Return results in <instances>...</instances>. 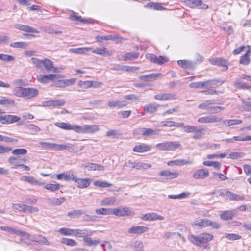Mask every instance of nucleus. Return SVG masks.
<instances>
[{
    "mask_svg": "<svg viewBox=\"0 0 251 251\" xmlns=\"http://www.w3.org/2000/svg\"><path fill=\"white\" fill-rule=\"evenodd\" d=\"M14 95L23 97L26 99H30L35 97L38 95V90L34 88H25L21 86H17L12 91Z\"/></svg>",
    "mask_w": 251,
    "mask_h": 251,
    "instance_id": "nucleus-1",
    "label": "nucleus"
},
{
    "mask_svg": "<svg viewBox=\"0 0 251 251\" xmlns=\"http://www.w3.org/2000/svg\"><path fill=\"white\" fill-rule=\"evenodd\" d=\"M213 238V235L208 233H201L197 236L193 234L188 236V239L191 243L200 247L210 241Z\"/></svg>",
    "mask_w": 251,
    "mask_h": 251,
    "instance_id": "nucleus-2",
    "label": "nucleus"
},
{
    "mask_svg": "<svg viewBox=\"0 0 251 251\" xmlns=\"http://www.w3.org/2000/svg\"><path fill=\"white\" fill-rule=\"evenodd\" d=\"M192 226L196 228L198 227L199 228H203L207 226H211L213 229H219L221 227L220 224L216 222H213L208 219H200L195 220L191 224Z\"/></svg>",
    "mask_w": 251,
    "mask_h": 251,
    "instance_id": "nucleus-3",
    "label": "nucleus"
},
{
    "mask_svg": "<svg viewBox=\"0 0 251 251\" xmlns=\"http://www.w3.org/2000/svg\"><path fill=\"white\" fill-rule=\"evenodd\" d=\"M99 126L95 125H85L82 126L76 125V132L81 134H93L99 131Z\"/></svg>",
    "mask_w": 251,
    "mask_h": 251,
    "instance_id": "nucleus-4",
    "label": "nucleus"
},
{
    "mask_svg": "<svg viewBox=\"0 0 251 251\" xmlns=\"http://www.w3.org/2000/svg\"><path fill=\"white\" fill-rule=\"evenodd\" d=\"M156 147L162 151H173L181 147V144L178 142H165L159 143L156 145Z\"/></svg>",
    "mask_w": 251,
    "mask_h": 251,
    "instance_id": "nucleus-5",
    "label": "nucleus"
},
{
    "mask_svg": "<svg viewBox=\"0 0 251 251\" xmlns=\"http://www.w3.org/2000/svg\"><path fill=\"white\" fill-rule=\"evenodd\" d=\"M112 214L118 217L132 216L134 214V212L127 207L112 208Z\"/></svg>",
    "mask_w": 251,
    "mask_h": 251,
    "instance_id": "nucleus-6",
    "label": "nucleus"
},
{
    "mask_svg": "<svg viewBox=\"0 0 251 251\" xmlns=\"http://www.w3.org/2000/svg\"><path fill=\"white\" fill-rule=\"evenodd\" d=\"M222 120V118L218 117L215 115H212L199 118L198 122L200 123L208 124L220 122Z\"/></svg>",
    "mask_w": 251,
    "mask_h": 251,
    "instance_id": "nucleus-7",
    "label": "nucleus"
},
{
    "mask_svg": "<svg viewBox=\"0 0 251 251\" xmlns=\"http://www.w3.org/2000/svg\"><path fill=\"white\" fill-rule=\"evenodd\" d=\"M142 220L144 221H152L156 220L162 221L164 219V217L158 215L156 213H148L145 214H143L141 217Z\"/></svg>",
    "mask_w": 251,
    "mask_h": 251,
    "instance_id": "nucleus-8",
    "label": "nucleus"
},
{
    "mask_svg": "<svg viewBox=\"0 0 251 251\" xmlns=\"http://www.w3.org/2000/svg\"><path fill=\"white\" fill-rule=\"evenodd\" d=\"M154 99L161 101H167L176 100V96L172 93H159L154 96Z\"/></svg>",
    "mask_w": 251,
    "mask_h": 251,
    "instance_id": "nucleus-9",
    "label": "nucleus"
},
{
    "mask_svg": "<svg viewBox=\"0 0 251 251\" xmlns=\"http://www.w3.org/2000/svg\"><path fill=\"white\" fill-rule=\"evenodd\" d=\"M42 104L45 107H61L65 105V101L63 100L55 99L44 101Z\"/></svg>",
    "mask_w": 251,
    "mask_h": 251,
    "instance_id": "nucleus-10",
    "label": "nucleus"
},
{
    "mask_svg": "<svg viewBox=\"0 0 251 251\" xmlns=\"http://www.w3.org/2000/svg\"><path fill=\"white\" fill-rule=\"evenodd\" d=\"M159 130H155L151 128H139L134 130V133L142 134L143 136H150L153 135H157L159 133Z\"/></svg>",
    "mask_w": 251,
    "mask_h": 251,
    "instance_id": "nucleus-11",
    "label": "nucleus"
},
{
    "mask_svg": "<svg viewBox=\"0 0 251 251\" xmlns=\"http://www.w3.org/2000/svg\"><path fill=\"white\" fill-rule=\"evenodd\" d=\"M31 242H37L40 245H45L49 246L50 243L44 236L40 234H34L31 236L30 239Z\"/></svg>",
    "mask_w": 251,
    "mask_h": 251,
    "instance_id": "nucleus-12",
    "label": "nucleus"
},
{
    "mask_svg": "<svg viewBox=\"0 0 251 251\" xmlns=\"http://www.w3.org/2000/svg\"><path fill=\"white\" fill-rule=\"evenodd\" d=\"M93 234V231L88 230L86 229H74V236L77 237H82L83 239L86 237L91 236Z\"/></svg>",
    "mask_w": 251,
    "mask_h": 251,
    "instance_id": "nucleus-13",
    "label": "nucleus"
},
{
    "mask_svg": "<svg viewBox=\"0 0 251 251\" xmlns=\"http://www.w3.org/2000/svg\"><path fill=\"white\" fill-rule=\"evenodd\" d=\"M209 173L208 170L204 169L196 170L193 174V177L197 179H202L209 176Z\"/></svg>",
    "mask_w": 251,
    "mask_h": 251,
    "instance_id": "nucleus-14",
    "label": "nucleus"
},
{
    "mask_svg": "<svg viewBox=\"0 0 251 251\" xmlns=\"http://www.w3.org/2000/svg\"><path fill=\"white\" fill-rule=\"evenodd\" d=\"M151 149V146L145 143L136 145L133 149V151L137 153H144L149 151Z\"/></svg>",
    "mask_w": 251,
    "mask_h": 251,
    "instance_id": "nucleus-15",
    "label": "nucleus"
},
{
    "mask_svg": "<svg viewBox=\"0 0 251 251\" xmlns=\"http://www.w3.org/2000/svg\"><path fill=\"white\" fill-rule=\"evenodd\" d=\"M73 181L76 183L77 187L79 188H85L90 185V179L88 178H79L75 176Z\"/></svg>",
    "mask_w": 251,
    "mask_h": 251,
    "instance_id": "nucleus-16",
    "label": "nucleus"
},
{
    "mask_svg": "<svg viewBox=\"0 0 251 251\" xmlns=\"http://www.w3.org/2000/svg\"><path fill=\"white\" fill-rule=\"evenodd\" d=\"M149 230V227L147 226H134L128 229V232L129 234H141L148 231Z\"/></svg>",
    "mask_w": 251,
    "mask_h": 251,
    "instance_id": "nucleus-17",
    "label": "nucleus"
},
{
    "mask_svg": "<svg viewBox=\"0 0 251 251\" xmlns=\"http://www.w3.org/2000/svg\"><path fill=\"white\" fill-rule=\"evenodd\" d=\"M56 74H49L46 75H39L37 76L38 81L39 82L46 84L50 80H54L57 77Z\"/></svg>",
    "mask_w": 251,
    "mask_h": 251,
    "instance_id": "nucleus-18",
    "label": "nucleus"
},
{
    "mask_svg": "<svg viewBox=\"0 0 251 251\" xmlns=\"http://www.w3.org/2000/svg\"><path fill=\"white\" fill-rule=\"evenodd\" d=\"M14 27L20 30L21 31H23L29 33H39V31L36 30V29L28 26L26 25H24L19 24H16L14 25Z\"/></svg>",
    "mask_w": 251,
    "mask_h": 251,
    "instance_id": "nucleus-19",
    "label": "nucleus"
},
{
    "mask_svg": "<svg viewBox=\"0 0 251 251\" xmlns=\"http://www.w3.org/2000/svg\"><path fill=\"white\" fill-rule=\"evenodd\" d=\"M159 175L164 176L166 179H172L177 178L179 174L177 172H171L166 170L160 171Z\"/></svg>",
    "mask_w": 251,
    "mask_h": 251,
    "instance_id": "nucleus-20",
    "label": "nucleus"
},
{
    "mask_svg": "<svg viewBox=\"0 0 251 251\" xmlns=\"http://www.w3.org/2000/svg\"><path fill=\"white\" fill-rule=\"evenodd\" d=\"M54 125L64 130H74L76 132V125H71L65 122H56L54 123Z\"/></svg>",
    "mask_w": 251,
    "mask_h": 251,
    "instance_id": "nucleus-21",
    "label": "nucleus"
},
{
    "mask_svg": "<svg viewBox=\"0 0 251 251\" xmlns=\"http://www.w3.org/2000/svg\"><path fill=\"white\" fill-rule=\"evenodd\" d=\"M210 62L212 64L223 67L226 70L228 69L227 61L222 58H213L210 60Z\"/></svg>",
    "mask_w": 251,
    "mask_h": 251,
    "instance_id": "nucleus-22",
    "label": "nucleus"
},
{
    "mask_svg": "<svg viewBox=\"0 0 251 251\" xmlns=\"http://www.w3.org/2000/svg\"><path fill=\"white\" fill-rule=\"evenodd\" d=\"M66 201V198L63 197L59 198H50L48 199L49 203L53 206H57L61 205Z\"/></svg>",
    "mask_w": 251,
    "mask_h": 251,
    "instance_id": "nucleus-23",
    "label": "nucleus"
},
{
    "mask_svg": "<svg viewBox=\"0 0 251 251\" xmlns=\"http://www.w3.org/2000/svg\"><path fill=\"white\" fill-rule=\"evenodd\" d=\"M92 48L91 47H81L77 48H70L69 51L71 53L78 54H84L86 52L91 51Z\"/></svg>",
    "mask_w": 251,
    "mask_h": 251,
    "instance_id": "nucleus-24",
    "label": "nucleus"
},
{
    "mask_svg": "<svg viewBox=\"0 0 251 251\" xmlns=\"http://www.w3.org/2000/svg\"><path fill=\"white\" fill-rule=\"evenodd\" d=\"M21 180L25 182H27L32 185H42V182L36 180L34 177L31 176H23L21 177Z\"/></svg>",
    "mask_w": 251,
    "mask_h": 251,
    "instance_id": "nucleus-25",
    "label": "nucleus"
},
{
    "mask_svg": "<svg viewBox=\"0 0 251 251\" xmlns=\"http://www.w3.org/2000/svg\"><path fill=\"white\" fill-rule=\"evenodd\" d=\"M53 62L47 58L43 60L42 65H44L45 69L49 72H57V69L53 66Z\"/></svg>",
    "mask_w": 251,
    "mask_h": 251,
    "instance_id": "nucleus-26",
    "label": "nucleus"
},
{
    "mask_svg": "<svg viewBox=\"0 0 251 251\" xmlns=\"http://www.w3.org/2000/svg\"><path fill=\"white\" fill-rule=\"evenodd\" d=\"M74 177L75 176L71 172H66L56 175L57 179L65 181L73 180Z\"/></svg>",
    "mask_w": 251,
    "mask_h": 251,
    "instance_id": "nucleus-27",
    "label": "nucleus"
},
{
    "mask_svg": "<svg viewBox=\"0 0 251 251\" xmlns=\"http://www.w3.org/2000/svg\"><path fill=\"white\" fill-rule=\"evenodd\" d=\"M225 81L221 79H212L205 81V87L214 88L217 86H220L223 84Z\"/></svg>",
    "mask_w": 251,
    "mask_h": 251,
    "instance_id": "nucleus-28",
    "label": "nucleus"
},
{
    "mask_svg": "<svg viewBox=\"0 0 251 251\" xmlns=\"http://www.w3.org/2000/svg\"><path fill=\"white\" fill-rule=\"evenodd\" d=\"M193 161L185 159H177L168 162L167 164L169 166H182L184 165L192 164Z\"/></svg>",
    "mask_w": 251,
    "mask_h": 251,
    "instance_id": "nucleus-29",
    "label": "nucleus"
},
{
    "mask_svg": "<svg viewBox=\"0 0 251 251\" xmlns=\"http://www.w3.org/2000/svg\"><path fill=\"white\" fill-rule=\"evenodd\" d=\"M185 132L187 133H200L204 130L203 128H198L194 126L187 125L183 127Z\"/></svg>",
    "mask_w": 251,
    "mask_h": 251,
    "instance_id": "nucleus-30",
    "label": "nucleus"
},
{
    "mask_svg": "<svg viewBox=\"0 0 251 251\" xmlns=\"http://www.w3.org/2000/svg\"><path fill=\"white\" fill-rule=\"evenodd\" d=\"M160 107V105L159 104L155 103H151L145 105L144 107V109L147 113L152 114L157 111L158 108Z\"/></svg>",
    "mask_w": 251,
    "mask_h": 251,
    "instance_id": "nucleus-31",
    "label": "nucleus"
},
{
    "mask_svg": "<svg viewBox=\"0 0 251 251\" xmlns=\"http://www.w3.org/2000/svg\"><path fill=\"white\" fill-rule=\"evenodd\" d=\"M8 163L12 165L13 168H17L22 164V158L20 156H11L8 160Z\"/></svg>",
    "mask_w": 251,
    "mask_h": 251,
    "instance_id": "nucleus-32",
    "label": "nucleus"
},
{
    "mask_svg": "<svg viewBox=\"0 0 251 251\" xmlns=\"http://www.w3.org/2000/svg\"><path fill=\"white\" fill-rule=\"evenodd\" d=\"M162 75L161 73H154L150 74L148 75H145L139 76V78L141 80H144L146 81H150V80L156 79L158 77Z\"/></svg>",
    "mask_w": 251,
    "mask_h": 251,
    "instance_id": "nucleus-33",
    "label": "nucleus"
},
{
    "mask_svg": "<svg viewBox=\"0 0 251 251\" xmlns=\"http://www.w3.org/2000/svg\"><path fill=\"white\" fill-rule=\"evenodd\" d=\"M89 237H86L85 238L83 239V242L87 246H96L100 243L101 240L100 239H94L93 240L92 238Z\"/></svg>",
    "mask_w": 251,
    "mask_h": 251,
    "instance_id": "nucleus-34",
    "label": "nucleus"
},
{
    "mask_svg": "<svg viewBox=\"0 0 251 251\" xmlns=\"http://www.w3.org/2000/svg\"><path fill=\"white\" fill-rule=\"evenodd\" d=\"M116 201V199L114 197H106L100 201V204L102 206L114 205Z\"/></svg>",
    "mask_w": 251,
    "mask_h": 251,
    "instance_id": "nucleus-35",
    "label": "nucleus"
},
{
    "mask_svg": "<svg viewBox=\"0 0 251 251\" xmlns=\"http://www.w3.org/2000/svg\"><path fill=\"white\" fill-rule=\"evenodd\" d=\"M18 236L21 237L20 239V242H23L26 244H30L26 241L29 240L31 237L29 233L20 230Z\"/></svg>",
    "mask_w": 251,
    "mask_h": 251,
    "instance_id": "nucleus-36",
    "label": "nucleus"
},
{
    "mask_svg": "<svg viewBox=\"0 0 251 251\" xmlns=\"http://www.w3.org/2000/svg\"><path fill=\"white\" fill-rule=\"evenodd\" d=\"M92 52L103 56H110L111 53L105 47L98 48L92 50Z\"/></svg>",
    "mask_w": 251,
    "mask_h": 251,
    "instance_id": "nucleus-37",
    "label": "nucleus"
},
{
    "mask_svg": "<svg viewBox=\"0 0 251 251\" xmlns=\"http://www.w3.org/2000/svg\"><path fill=\"white\" fill-rule=\"evenodd\" d=\"M61 185L59 183H48L44 186V188L51 192H54L61 188Z\"/></svg>",
    "mask_w": 251,
    "mask_h": 251,
    "instance_id": "nucleus-38",
    "label": "nucleus"
},
{
    "mask_svg": "<svg viewBox=\"0 0 251 251\" xmlns=\"http://www.w3.org/2000/svg\"><path fill=\"white\" fill-rule=\"evenodd\" d=\"M108 105L111 108L118 107L120 108L126 106L127 104L126 101H121L118 100L110 101L108 102Z\"/></svg>",
    "mask_w": 251,
    "mask_h": 251,
    "instance_id": "nucleus-39",
    "label": "nucleus"
},
{
    "mask_svg": "<svg viewBox=\"0 0 251 251\" xmlns=\"http://www.w3.org/2000/svg\"><path fill=\"white\" fill-rule=\"evenodd\" d=\"M61 243L71 247L76 246L78 245V243L75 240L67 238H62Z\"/></svg>",
    "mask_w": 251,
    "mask_h": 251,
    "instance_id": "nucleus-40",
    "label": "nucleus"
},
{
    "mask_svg": "<svg viewBox=\"0 0 251 251\" xmlns=\"http://www.w3.org/2000/svg\"><path fill=\"white\" fill-rule=\"evenodd\" d=\"M4 116L5 122H6L5 124L18 122L20 119L19 117L15 115H4Z\"/></svg>",
    "mask_w": 251,
    "mask_h": 251,
    "instance_id": "nucleus-41",
    "label": "nucleus"
},
{
    "mask_svg": "<svg viewBox=\"0 0 251 251\" xmlns=\"http://www.w3.org/2000/svg\"><path fill=\"white\" fill-rule=\"evenodd\" d=\"M235 215V212L232 211H226L220 215V218L224 220L231 219Z\"/></svg>",
    "mask_w": 251,
    "mask_h": 251,
    "instance_id": "nucleus-42",
    "label": "nucleus"
},
{
    "mask_svg": "<svg viewBox=\"0 0 251 251\" xmlns=\"http://www.w3.org/2000/svg\"><path fill=\"white\" fill-rule=\"evenodd\" d=\"M177 64L183 68H192L194 67L193 63L186 60H180L177 61Z\"/></svg>",
    "mask_w": 251,
    "mask_h": 251,
    "instance_id": "nucleus-43",
    "label": "nucleus"
},
{
    "mask_svg": "<svg viewBox=\"0 0 251 251\" xmlns=\"http://www.w3.org/2000/svg\"><path fill=\"white\" fill-rule=\"evenodd\" d=\"M213 104H214L213 100H207L203 103L199 104L198 107L200 109L209 110V111L212 107L211 105Z\"/></svg>",
    "mask_w": 251,
    "mask_h": 251,
    "instance_id": "nucleus-44",
    "label": "nucleus"
},
{
    "mask_svg": "<svg viewBox=\"0 0 251 251\" xmlns=\"http://www.w3.org/2000/svg\"><path fill=\"white\" fill-rule=\"evenodd\" d=\"M112 208H100L96 210V213L98 215H112Z\"/></svg>",
    "mask_w": 251,
    "mask_h": 251,
    "instance_id": "nucleus-45",
    "label": "nucleus"
},
{
    "mask_svg": "<svg viewBox=\"0 0 251 251\" xmlns=\"http://www.w3.org/2000/svg\"><path fill=\"white\" fill-rule=\"evenodd\" d=\"M94 185L95 186L101 188H108L112 186V184L105 181L97 180L94 181Z\"/></svg>",
    "mask_w": 251,
    "mask_h": 251,
    "instance_id": "nucleus-46",
    "label": "nucleus"
},
{
    "mask_svg": "<svg viewBox=\"0 0 251 251\" xmlns=\"http://www.w3.org/2000/svg\"><path fill=\"white\" fill-rule=\"evenodd\" d=\"M0 228L3 231H6L10 234H15L17 236L20 231V230L8 226H1Z\"/></svg>",
    "mask_w": 251,
    "mask_h": 251,
    "instance_id": "nucleus-47",
    "label": "nucleus"
},
{
    "mask_svg": "<svg viewBox=\"0 0 251 251\" xmlns=\"http://www.w3.org/2000/svg\"><path fill=\"white\" fill-rule=\"evenodd\" d=\"M58 232L64 236H74V229L69 228H61L58 230Z\"/></svg>",
    "mask_w": 251,
    "mask_h": 251,
    "instance_id": "nucleus-48",
    "label": "nucleus"
},
{
    "mask_svg": "<svg viewBox=\"0 0 251 251\" xmlns=\"http://www.w3.org/2000/svg\"><path fill=\"white\" fill-rule=\"evenodd\" d=\"M190 195V193L189 192H183L178 195H169L168 197L173 199H183L188 197Z\"/></svg>",
    "mask_w": 251,
    "mask_h": 251,
    "instance_id": "nucleus-49",
    "label": "nucleus"
},
{
    "mask_svg": "<svg viewBox=\"0 0 251 251\" xmlns=\"http://www.w3.org/2000/svg\"><path fill=\"white\" fill-rule=\"evenodd\" d=\"M229 193H230V191L223 189H220L219 190H216L214 192H213V194H215L216 197H226V199L228 198V196L229 195Z\"/></svg>",
    "mask_w": 251,
    "mask_h": 251,
    "instance_id": "nucleus-50",
    "label": "nucleus"
},
{
    "mask_svg": "<svg viewBox=\"0 0 251 251\" xmlns=\"http://www.w3.org/2000/svg\"><path fill=\"white\" fill-rule=\"evenodd\" d=\"M132 247L135 251H144V244L141 241H135L133 244Z\"/></svg>",
    "mask_w": 251,
    "mask_h": 251,
    "instance_id": "nucleus-51",
    "label": "nucleus"
},
{
    "mask_svg": "<svg viewBox=\"0 0 251 251\" xmlns=\"http://www.w3.org/2000/svg\"><path fill=\"white\" fill-rule=\"evenodd\" d=\"M38 211H39L38 208H37L36 207H34V206H32L31 205L25 204L24 212L33 213L38 212Z\"/></svg>",
    "mask_w": 251,
    "mask_h": 251,
    "instance_id": "nucleus-52",
    "label": "nucleus"
},
{
    "mask_svg": "<svg viewBox=\"0 0 251 251\" xmlns=\"http://www.w3.org/2000/svg\"><path fill=\"white\" fill-rule=\"evenodd\" d=\"M151 167L150 164L135 162V169L137 170L147 169Z\"/></svg>",
    "mask_w": 251,
    "mask_h": 251,
    "instance_id": "nucleus-53",
    "label": "nucleus"
},
{
    "mask_svg": "<svg viewBox=\"0 0 251 251\" xmlns=\"http://www.w3.org/2000/svg\"><path fill=\"white\" fill-rule=\"evenodd\" d=\"M229 196H228V199H229L231 201H243L244 200V197L242 196V195H238V194H235V193H233L231 192H230V193H229Z\"/></svg>",
    "mask_w": 251,
    "mask_h": 251,
    "instance_id": "nucleus-54",
    "label": "nucleus"
},
{
    "mask_svg": "<svg viewBox=\"0 0 251 251\" xmlns=\"http://www.w3.org/2000/svg\"><path fill=\"white\" fill-rule=\"evenodd\" d=\"M83 212L81 210H74L68 212L67 216L71 218H75L78 217L82 214Z\"/></svg>",
    "mask_w": 251,
    "mask_h": 251,
    "instance_id": "nucleus-55",
    "label": "nucleus"
},
{
    "mask_svg": "<svg viewBox=\"0 0 251 251\" xmlns=\"http://www.w3.org/2000/svg\"><path fill=\"white\" fill-rule=\"evenodd\" d=\"M78 85L81 88L87 89L92 86V81H82L79 80L78 82Z\"/></svg>",
    "mask_w": 251,
    "mask_h": 251,
    "instance_id": "nucleus-56",
    "label": "nucleus"
},
{
    "mask_svg": "<svg viewBox=\"0 0 251 251\" xmlns=\"http://www.w3.org/2000/svg\"><path fill=\"white\" fill-rule=\"evenodd\" d=\"M139 53H134V52H130L125 54L123 56L124 60H131L134 59H136L138 57Z\"/></svg>",
    "mask_w": 251,
    "mask_h": 251,
    "instance_id": "nucleus-57",
    "label": "nucleus"
},
{
    "mask_svg": "<svg viewBox=\"0 0 251 251\" xmlns=\"http://www.w3.org/2000/svg\"><path fill=\"white\" fill-rule=\"evenodd\" d=\"M28 46V43L24 42H16L12 43L10 44V46L13 48H20L25 49Z\"/></svg>",
    "mask_w": 251,
    "mask_h": 251,
    "instance_id": "nucleus-58",
    "label": "nucleus"
},
{
    "mask_svg": "<svg viewBox=\"0 0 251 251\" xmlns=\"http://www.w3.org/2000/svg\"><path fill=\"white\" fill-rule=\"evenodd\" d=\"M227 155L228 158H230L232 159H236L243 157L244 156V153L241 152H231Z\"/></svg>",
    "mask_w": 251,
    "mask_h": 251,
    "instance_id": "nucleus-59",
    "label": "nucleus"
},
{
    "mask_svg": "<svg viewBox=\"0 0 251 251\" xmlns=\"http://www.w3.org/2000/svg\"><path fill=\"white\" fill-rule=\"evenodd\" d=\"M0 103L1 105L8 106L9 105H13L14 103V100L11 99L4 97L0 100Z\"/></svg>",
    "mask_w": 251,
    "mask_h": 251,
    "instance_id": "nucleus-60",
    "label": "nucleus"
},
{
    "mask_svg": "<svg viewBox=\"0 0 251 251\" xmlns=\"http://www.w3.org/2000/svg\"><path fill=\"white\" fill-rule=\"evenodd\" d=\"M12 154L15 155H25L27 153V150L25 149H15L11 150Z\"/></svg>",
    "mask_w": 251,
    "mask_h": 251,
    "instance_id": "nucleus-61",
    "label": "nucleus"
},
{
    "mask_svg": "<svg viewBox=\"0 0 251 251\" xmlns=\"http://www.w3.org/2000/svg\"><path fill=\"white\" fill-rule=\"evenodd\" d=\"M203 164L206 166H213L215 168H219L221 164L218 162L212 161H205L203 162Z\"/></svg>",
    "mask_w": 251,
    "mask_h": 251,
    "instance_id": "nucleus-62",
    "label": "nucleus"
},
{
    "mask_svg": "<svg viewBox=\"0 0 251 251\" xmlns=\"http://www.w3.org/2000/svg\"><path fill=\"white\" fill-rule=\"evenodd\" d=\"M189 86L191 88H202L205 87V81L193 82L189 84Z\"/></svg>",
    "mask_w": 251,
    "mask_h": 251,
    "instance_id": "nucleus-63",
    "label": "nucleus"
},
{
    "mask_svg": "<svg viewBox=\"0 0 251 251\" xmlns=\"http://www.w3.org/2000/svg\"><path fill=\"white\" fill-rule=\"evenodd\" d=\"M239 62L240 63L244 65H247L250 63V59L248 52L241 57Z\"/></svg>",
    "mask_w": 251,
    "mask_h": 251,
    "instance_id": "nucleus-64",
    "label": "nucleus"
}]
</instances>
